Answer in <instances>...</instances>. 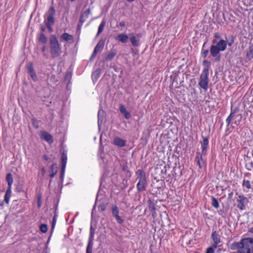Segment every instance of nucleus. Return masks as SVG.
Segmentation results:
<instances>
[{
    "mask_svg": "<svg viewBox=\"0 0 253 253\" xmlns=\"http://www.w3.org/2000/svg\"><path fill=\"white\" fill-rule=\"evenodd\" d=\"M229 248L231 250H237L239 253H253V238H244L239 242H234Z\"/></svg>",
    "mask_w": 253,
    "mask_h": 253,
    "instance_id": "obj_1",
    "label": "nucleus"
},
{
    "mask_svg": "<svg viewBox=\"0 0 253 253\" xmlns=\"http://www.w3.org/2000/svg\"><path fill=\"white\" fill-rule=\"evenodd\" d=\"M227 42L225 40L211 41L210 46V56L214 58L215 62H219L221 60L220 52L224 51L227 48Z\"/></svg>",
    "mask_w": 253,
    "mask_h": 253,
    "instance_id": "obj_2",
    "label": "nucleus"
},
{
    "mask_svg": "<svg viewBox=\"0 0 253 253\" xmlns=\"http://www.w3.org/2000/svg\"><path fill=\"white\" fill-rule=\"evenodd\" d=\"M211 64V62L207 60H204L203 61V65L205 66V68L200 75V81L198 84L205 91H207L209 87V75Z\"/></svg>",
    "mask_w": 253,
    "mask_h": 253,
    "instance_id": "obj_3",
    "label": "nucleus"
},
{
    "mask_svg": "<svg viewBox=\"0 0 253 253\" xmlns=\"http://www.w3.org/2000/svg\"><path fill=\"white\" fill-rule=\"evenodd\" d=\"M49 44L51 57L55 58L59 56L62 53L61 47L55 35L53 34L50 36Z\"/></svg>",
    "mask_w": 253,
    "mask_h": 253,
    "instance_id": "obj_4",
    "label": "nucleus"
},
{
    "mask_svg": "<svg viewBox=\"0 0 253 253\" xmlns=\"http://www.w3.org/2000/svg\"><path fill=\"white\" fill-rule=\"evenodd\" d=\"M55 10L53 6H51L47 13L44 15V23L45 25H53L55 23L54 15Z\"/></svg>",
    "mask_w": 253,
    "mask_h": 253,
    "instance_id": "obj_5",
    "label": "nucleus"
},
{
    "mask_svg": "<svg viewBox=\"0 0 253 253\" xmlns=\"http://www.w3.org/2000/svg\"><path fill=\"white\" fill-rule=\"evenodd\" d=\"M95 230L92 225L90 227L89 236L86 249V253H92Z\"/></svg>",
    "mask_w": 253,
    "mask_h": 253,
    "instance_id": "obj_6",
    "label": "nucleus"
},
{
    "mask_svg": "<svg viewBox=\"0 0 253 253\" xmlns=\"http://www.w3.org/2000/svg\"><path fill=\"white\" fill-rule=\"evenodd\" d=\"M111 212L118 223L122 224L124 220L119 215V210L117 205H113L111 207Z\"/></svg>",
    "mask_w": 253,
    "mask_h": 253,
    "instance_id": "obj_7",
    "label": "nucleus"
},
{
    "mask_svg": "<svg viewBox=\"0 0 253 253\" xmlns=\"http://www.w3.org/2000/svg\"><path fill=\"white\" fill-rule=\"evenodd\" d=\"M237 201L238 202V208L242 211L245 209L246 206L249 203L248 199L244 195H239Z\"/></svg>",
    "mask_w": 253,
    "mask_h": 253,
    "instance_id": "obj_8",
    "label": "nucleus"
},
{
    "mask_svg": "<svg viewBox=\"0 0 253 253\" xmlns=\"http://www.w3.org/2000/svg\"><path fill=\"white\" fill-rule=\"evenodd\" d=\"M104 41L103 40H100L98 43H97L96 45L95 46L94 50L93 51V53L92 55H91L89 60H93L96 56L97 53L98 52L101 51L104 47Z\"/></svg>",
    "mask_w": 253,
    "mask_h": 253,
    "instance_id": "obj_9",
    "label": "nucleus"
},
{
    "mask_svg": "<svg viewBox=\"0 0 253 253\" xmlns=\"http://www.w3.org/2000/svg\"><path fill=\"white\" fill-rule=\"evenodd\" d=\"M202 141H200L202 154L206 155L207 154V148L209 146V136H204L202 135Z\"/></svg>",
    "mask_w": 253,
    "mask_h": 253,
    "instance_id": "obj_10",
    "label": "nucleus"
},
{
    "mask_svg": "<svg viewBox=\"0 0 253 253\" xmlns=\"http://www.w3.org/2000/svg\"><path fill=\"white\" fill-rule=\"evenodd\" d=\"M148 186L147 179L138 181L136 184L137 190L138 192H142L146 190Z\"/></svg>",
    "mask_w": 253,
    "mask_h": 253,
    "instance_id": "obj_11",
    "label": "nucleus"
},
{
    "mask_svg": "<svg viewBox=\"0 0 253 253\" xmlns=\"http://www.w3.org/2000/svg\"><path fill=\"white\" fill-rule=\"evenodd\" d=\"M211 238L213 242L212 245V247L214 248H216L219 244L221 242L220 236L218 234L216 231H214L211 234Z\"/></svg>",
    "mask_w": 253,
    "mask_h": 253,
    "instance_id": "obj_12",
    "label": "nucleus"
},
{
    "mask_svg": "<svg viewBox=\"0 0 253 253\" xmlns=\"http://www.w3.org/2000/svg\"><path fill=\"white\" fill-rule=\"evenodd\" d=\"M28 72L34 81H36L38 79L37 75L34 71L32 63H29L27 66Z\"/></svg>",
    "mask_w": 253,
    "mask_h": 253,
    "instance_id": "obj_13",
    "label": "nucleus"
},
{
    "mask_svg": "<svg viewBox=\"0 0 253 253\" xmlns=\"http://www.w3.org/2000/svg\"><path fill=\"white\" fill-rule=\"evenodd\" d=\"M196 157L195 160L197 162V164L198 165L200 168H202L205 163L203 159V156H205L204 154H202V152H197L196 153Z\"/></svg>",
    "mask_w": 253,
    "mask_h": 253,
    "instance_id": "obj_14",
    "label": "nucleus"
},
{
    "mask_svg": "<svg viewBox=\"0 0 253 253\" xmlns=\"http://www.w3.org/2000/svg\"><path fill=\"white\" fill-rule=\"evenodd\" d=\"M148 208L151 212L152 216L153 218H155L157 216L155 208L156 204L150 199L148 200Z\"/></svg>",
    "mask_w": 253,
    "mask_h": 253,
    "instance_id": "obj_15",
    "label": "nucleus"
},
{
    "mask_svg": "<svg viewBox=\"0 0 253 253\" xmlns=\"http://www.w3.org/2000/svg\"><path fill=\"white\" fill-rule=\"evenodd\" d=\"M135 174L136 175V181H139L147 179L146 172L143 169H138L135 172Z\"/></svg>",
    "mask_w": 253,
    "mask_h": 253,
    "instance_id": "obj_16",
    "label": "nucleus"
},
{
    "mask_svg": "<svg viewBox=\"0 0 253 253\" xmlns=\"http://www.w3.org/2000/svg\"><path fill=\"white\" fill-rule=\"evenodd\" d=\"M119 110L126 119H129L131 118L130 113L126 110L124 105H120Z\"/></svg>",
    "mask_w": 253,
    "mask_h": 253,
    "instance_id": "obj_17",
    "label": "nucleus"
},
{
    "mask_svg": "<svg viewBox=\"0 0 253 253\" xmlns=\"http://www.w3.org/2000/svg\"><path fill=\"white\" fill-rule=\"evenodd\" d=\"M129 36V40L132 45L134 47L139 46L140 44V40L137 39L133 34H130Z\"/></svg>",
    "mask_w": 253,
    "mask_h": 253,
    "instance_id": "obj_18",
    "label": "nucleus"
},
{
    "mask_svg": "<svg viewBox=\"0 0 253 253\" xmlns=\"http://www.w3.org/2000/svg\"><path fill=\"white\" fill-rule=\"evenodd\" d=\"M90 13V8L87 9L85 11L83 12L81 14L79 19L80 23H84L87 18H88L89 14Z\"/></svg>",
    "mask_w": 253,
    "mask_h": 253,
    "instance_id": "obj_19",
    "label": "nucleus"
},
{
    "mask_svg": "<svg viewBox=\"0 0 253 253\" xmlns=\"http://www.w3.org/2000/svg\"><path fill=\"white\" fill-rule=\"evenodd\" d=\"M60 39L69 43H72L74 41L73 36L67 33H64L60 36Z\"/></svg>",
    "mask_w": 253,
    "mask_h": 253,
    "instance_id": "obj_20",
    "label": "nucleus"
},
{
    "mask_svg": "<svg viewBox=\"0 0 253 253\" xmlns=\"http://www.w3.org/2000/svg\"><path fill=\"white\" fill-rule=\"evenodd\" d=\"M128 39V36L125 34H120L115 37L116 40L124 43L127 42Z\"/></svg>",
    "mask_w": 253,
    "mask_h": 253,
    "instance_id": "obj_21",
    "label": "nucleus"
},
{
    "mask_svg": "<svg viewBox=\"0 0 253 253\" xmlns=\"http://www.w3.org/2000/svg\"><path fill=\"white\" fill-rule=\"evenodd\" d=\"M113 143L116 146L122 147L126 145V142L124 139H121L120 137H116L114 139Z\"/></svg>",
    "mask_w": 253,
    "mask_h": 253,
    "instance_id": "obj_22",
    "label": "nucleus"
},
{
    "mask_svg": "<svg viewBox=\"0 0 253 253\" xmlns=\"http://www.w3.org/2000/svg\"><path fill=\"white\" fill-rule=\"evenodd\" d=\"M209 53H210V49L209 50V48L205 46V43H203L201 52V57L206 59L208 57Z\"/></svg>",
    "mask_w": 253,
    "mask_h": 253,
    "instance_id": "obj_23",
    "label": "nucleus"
},
{
    "mask_svg": "<svg viewBox=\"0 0 253 253\" xmlns=\"http://www.w3.org/2000/svg\"><path fill=\"white\" fill-rule=\"evenodd\" d=\"M41 137L42 139L48 142V143H50L53 142V138L52 135L45 131H43L42 133Z\"/></svg>",
    "mask_w": 253,
    "mask_h": 253,
    "instance_id": "obj_24",
    "label": "nucleus"
},
{
    "mask_svg": "<svg viewBox=\"0 0 253 253\" xmlns=\"http://www.w3.org/2000/svg\"><path fill=\"white\" fill-rule=\"evenodd\" d=\"M57 169L58 167L57 164H53L50 166V170L51 171V173L49 174V176L51 178L54 177L55 174L57 173Z\"/></svg>",
    "mask_w": 253,
    "mask_h": 253,
    "instance_id": "obj_25",
    "label": "nucleus"
},
{
    "mask_svg": "<svg viewBox=\"0 0 253 253\" xmlns=\"http://www.w3.org/2000/svg\"><path fill=\"white\" fill-rule=\"evenodd\" d=\"M101 70L100 68L96 69L91 75V78L93 82L96 81L100 76Z\"/></svg>",
    "mask_w": 253,
    "mask_h": 253,
    "instance_id": "obj_26",
    "label": "nucleus"
},
{
    "mask_svg": "<svg viewBox=\"0 0 253 253\" xmlns=\"http://www.w3.org/2000/svg\"><path fill=\"white\" fill-rule=\"evenodd\" d=\"M67 157L66 151H63L61 154V167H65L67 163Z\"/></svg>",
    "mask_w": 253,
    "mask_h": 253,
    "instance_id": "obj_27",
    "label": "nucleus"
},
{
    "mask_svg": "<svg viewBox=\"0 0 253 253\" xmlns=\"http://www.w3.org/2000/svg\"><path fill=\"white\" fill-rule=\"evenodd\" d=\"M117 51L115 49H112L105 58L106 61L111 60L116 55Z\"/></svg>",
    "mask_w": 253,
    "mask_h": 253,
    "instance_id": "obj_28",
    "label": "nucleus"
},
{
    "mask_svg": "<svg viewBox=\"0 0 253 253\" xmlns=\"http://www.w3.org/2000/svg\"><path fill=\"white\" fill-rule=\"evenodd\" d=\"M38 39L40 42L43 44H45L47 41V38L45 37V35L42 33L38 34Z\"/></svg>",
    "mask_w": 253,
    "mask_h": 253,
    "instance_id": "obj_29",
    "label": "nucleus"
},
{
    "mask_svg": "<svg viewBox=\"0 0 253 253\" xmlns=\"http://www.w3.org/2000/svg\"><path fill=\"white\" fill-rule=\"evenodd\" d=\"M242 119V115L241 114L238 115H235L234 120V121L232 122L236 125H239Z\"/></svg>",
    "mask_w": 253,
    "mask_h": 253,
    "instance_id": "obj_30",
    "label": "nucleus"
},
{
    "mask_svg": "<svg viewBox=\"0 0 253 253\" xmlns=\"http://www.w3.org/2000/svg\"><path fill=\"white\" fill-rule=\"evenodd\" d=\"M155 171L157 173L163 175L166 174L167 173V167L166 166H164L162 168L161 167H157L155 168Z\"/></svg>",
    "mask_w": 253,
    "mask_h": 253,
    "instance_id": "obj_31",
    "label": "nucleus"
},
{
    "mask_svg": "<svg viewBox=\"0 0 253 253\" xmlns=\"http://www.w3.org/2000/svg\"><path fill=\"white\" fill-rule=\"evenodd\" d=\"M104 111L102 109H100L98 112V124L100 125V123H102L103 119Z\"/></svg>",
    "mask_w": 253,
    "mask_h": 253,
    "instance_id": "obj_32",
    "label": "nucleus"
},
{
    "mask_svg": "<svg viewBox=\"0 0 253 253\" xmlns=\"http://www.w3.org/2000/svg\"><path fill=\"white\" fill-rule=\"evenodd\" d=\"M6 181L8 185H12L13 182V176L11 173H8L6 175Z\"/></svg>",
    "mask_w": 253,
    "mask_h": 253,
    "instance_id": "obj_33",
    "label": "nucleus"
},
{
    "mask_svg": "<svg viewBox=\"0 0 253 253\" xmlns=\"http://www.w3.org/2000/svg\"><path fill=\"white\" fill-rule=\"evenodd\" d=\"M211 205L215 208L217 209L219 207L218 200L213 196L211 197Z\"/></svg>",
    "mask_w": 253,
    "mask_h": 253,
    "instance_id": "obj_34",
    "label": "nucleus"
},
{
    "mask_svg": "<svg viewBox=\"0 0 253 253\" xmlns=\"http://www.w3.org/2000/svg\"><path fill=\"white\" fill-rule=\"evenodd\" d=\"M105 24H106V22L105 20H103L101 21V22L100 24L99 27H98V32H97V33L96 35L97 36H98L103 31L104 28L105 27Z\"/></svg>",
    "mask_w": 253,
    "mask_h": 253,
    "instance_id": "obj_35",
    "label": "nucleus"
},
{
    "mask_svg": "<svg viewBox=\"0 0 253 253\" xmlns=\"http://www.w3.org/2000/svg\"><path fill=\"white\" fill-rule=\"evenodd\" d=\"M250 51L247 53L246 58L249 60L253 58V47L250 46Z\"/></svg>",
    "mask_w": 253,
    "mask_h": 253,
    "instance_id": "obj_36",
    "label": "nucleus"
},
{
    "mask_svg": "<svg viewBox=\"0 0 253 253\" xmlns=\"http://www.w3.org/2000/svg\"><path fill=\"white\" fill-rule=\"evenodd\" d=\"M234 116L235 115H232L231 113H230V115L226 119V123H227V126H228L231 123L232 121L234 120Z\"/></svg>",
    "mask_w": 253,
    "mask_h": 253,
    "instance_id": "obj_37",
    "label": "nucleus"
},
{
    "mask_svg": "<svg viewBox=\"0 0 253 253\" xmlns=\"http://www.w3.org/2000/svg\"><path fill=\"white\" fill-rule=\"evenodd\" d=\"M242 185L244 187H246L248 189H250L252 188L251 183L248 180L244 179L243 181Z\"/></svg>",
    "mask_w": 253,
    "mask_h": 253,
    "instance_id": "obj_38",
    "label": "nucleus"
},
{
    "mask_svg": "<svg viewBox=\"0 0 253 253\" xmlns=\"http://www.w3.org/2000/svg\"><path fill=\"white\" fill-rule=\"evenodd\" d=\"M56 209L55 211L54 216V217L53 218L52 221L51 230H53V229H54V228L55 227L56 222V218H57V214L56 213Z\"/></svg>",
    "mask_w": 253,
    "mask_h": 253,
    "instance_id": "obj_39",
    "label": "nucleus"
},
{
    "mask_svg": "<svg viewBox=\"0 0 253 253\" xmlns=\"http://www.w3.org/2000/svg\"><path fill=\"white\" fill-rule=\"evenodd\" d=\"M212 40H215L216 41H219V40H223L222 39L220 34L218 32H216L213 34V39Z\"/></svg>",
    "mask_w": 253,
    "mask_h": 253,
    "instance_id": "obj_40",
    "label": "nucleus"
},
{
    "mask_svg": "<svg viewBox=\"0 0 253 253\" xmlns=\"http://www.w3.org/2000/svg\"><path fill=\"white\" fill-rule=\"evenodd\" d=\"M40 229L42 233H46L47 231V226L45 224H42L40 226Z\"/></svg>",
    "mask_w": 253,
    "mask_h": 253,
    "instance_id": "obj_41",
    "label": "nucleus"
},
{
    "mask_svg": "<svg viewBox=\"0 0 253 253\" xmlns=\"http://www.w3.org/2000/svg\"><path fill=\"white\" fill-rule=\"evenodd\" d=\"M107 204H106L104 202H102L98 206L99 210H100L102 211H105L106 209Z\"/></svg>",
    "mask_w": 253,
    "mask_h": 253,
    "instance_id": "obj_42",
    "label": "nucleus"
},
{
    "mask_svg": "<svg viewBox=\"0 0 253 253\" xmlns=\"http://www.w3.org/2000/svg\"><path fill=\"white\" fill-rule=\"evenodd\" d=\"M65 167H61V171H60V179L61 180H63L65 170Z\"/></svg>",
    "mask_w": 253,
    "mask_h": 253,
    "instance_id": "obj_43",
    "label": "nucleus"
},
{
    "mask_svg": "<svg viewBox=\"0 0 253 253\" xmlns=\"http://www.w3.org/2000/svg\"><path fill=\"white\" fill-rule=\"evenodd\" d=\"M239 108L238 107H235V108H233L232 106L231 107V112L232 115H236V113L238 112Z\"/></svg>",
    "mask_w": 253,
    "mask_h": 253,
    "instance_id": "obj_44",
    "label": "nucleus"
},
{
    "mask_svg": "<svg viewBox=\"0 0 253 253\" xmlns=\"http://www.w3.org/2000/svg\"><path fill=\"white\" fill-rule=\"evenodd\" d=\"M37 203L38 208H40L42 204V196L41 195L37 196Z\"/></svg>",
    "mask_w": 253,
    "mask_h": 253,
    "instance_id": "obj_45",
    "label": "nucleus"
},
{
    "mask_svg": "<svg viewBox=\"0 0 253 253\" xmlns=\"http://www.w3.org/2000/svg\"><path fill=\"white\" fill-rule=\"evenodd\" d=\"M121 168H122V170H123L124 171H126L127 172V173H129V176H131V173L130 172V171L129 170H128L127 169V167L126 166H125V165H123V166H121Z\"/></svg>",
    "mask_w": 253,
    "mask_h": 253,
    "instance_id": "obj_46",
    "label": "nucleus"
},
{
    "mask_svg": "<svg viewBox=\"0 0 253 253\" xmlns=\"http://www.w3.org/2000/svg\"><path fill=\"white\" fill-rule=\"evenodd\" d=\"M83 23H80V22L78 24L77 28V32L78 33L79 36L80 35V30L81 29L82 26L83 25ZM79 39V37L78 38V40Z\"/></svg>",
    "mask_w": 253,
    "mask_h": 253,
    "instance_id": "obj_47",
    "label": "nucleus"
},
{
    "mask_svg": "<svg viewBox=\"0 0 253 253\" xmlns=\"http://www.w3.org/2000/svg\"><path fill=\"white\" fill-rule=\"evenodd\" d=\"M214 249L212 246L209 247L206 249L205 253H214Z\"/></svg>",
    "mask_w": 253,
    "mask_h": 253,
    "instance_id": "obj_48",
    "label": "nucleus"
},
{
    "mask_svg": "<svg viewBox=\"0 0 253 253\" xmlns=\"http://www.w3.org/2000/svg\"><path fill=\"white\" fill-rule=\"evenodd\" d=\"M10 196H11L10 195L6 194H5V195H4V201L7 204H8L9 203Z\"/></svg>",
    "mask_w": 253,
    "mask_h": 253,
    "instance_id": "obj_49",
    "label": "nucleus"
},
{
    "mask_svg": "<svg viewBox=\"0 0 253 253\" xmlns=\"http://www.w3.org/2000/svg\"><path fill=\"white\" fill-rule=\"evenodd\" d=\"M32 123L35 127L38 128V122L35 118L32 119Z\"/></svg>",
    "mask_w": 253,
    "mask_h": 253,
    "instance_id": "obj_50",
    "label": "nucleus"
},
{
    "mask_svg": "<svg viewBox=\"0 0 253 253\" xmlns=\"http://www.w3.org/2000/svg\"><path fill=\"white\" fill-rule=\"evenodd\" d=\"M11 185H8V187L7 188V190L6 191L5 194H8L11 195Z\"/></svg>",
    "mask_w": 253,
    "mask_h": 253,
    "instance_id": "obj_51",
    "label": "nucleus"
},
{
    "mask_svg": "<svg viewBox=\"0 0 253 253\" xmlns=\"http://www.w3.org/2000/svg\"><path fill=\"white\" fill-rule=\"evenodd\" d=\"M52 25H45L49 33H52L53 32V28L52 27Z\"/></svg>",
    "mask_w": 253,
    "mask_h": 253,
    "instance_id": "obj_52",
    "label": "nucleus"
},
{
    "mask_svg": "<svg viewBox=\"0 0 253 253\" xmlns=\"http://www.w3.org/2000/svg\"><path fill=\"white\" fill-rule=\"evenodd\" d=\"M43 159L48 162H51V159L46 155H44L43 156Z\"/></svg>",
    "mask_w": 253,
    "mask_h": 253,
    "instance_id": "obj_53",
    "label": "nucleus"
},
{
    "mask_svg": "<svg viewBox=\"0 0 253 253\" xmlns=\"http://www.w3.org/2000/svg\"><path fill=\"white\" fill-rule=\"evenodd\" d=\"M40 29L42 32H43L45 31L46 28L44 25H43L42 24H41L40 25Z\"/></svg>",
    "mask_w": 253,
    "mask_h": 253,
    "instance_id": "obj_54",
    "label": "nucleus"
},
{
    "mask_svg": "<svg viewBox=\"0 0 253 253\" xmlns=\"http://www.w3.org/2000/svg\"><path fill=\"white\" fill-rule=\"evenodd\" d=\"M142 34L141 33H139L136 34L135 37H136V38L137 39L140 40L142 37Z\"/></svg>",
    "mask_w": 253,
    "mask_h": 253,
    "instance_id": "obj_55",
    "label": "nucleus"
},
{
    "mask_svg": "<svg viewBox=\"0 0 253 253\" xmlns=\"http://www.w3.org/2000/svg\"><path fill=\"white\" fill-rule=\"evenodd\" d=\"M71 78V74L69 72L67 73L66 76H65V79H70Z\"/></svg>",
    "mask_w": 253,
    "mask_h": 253,
    "instance_id": "obj_56",
    "label": "nucleus"
},
{
    "mask_svg": "<svg viewBox=\"0 0 253 253\" xmlns=\"http://www.w3.org/2000/svg\"><path fill=\"white\" fill-rule=\"evenodd\" d=\"M119 26L122 27H125V22H124V21H122V22H120Z\"/></svg>",
    "mask_w": 253,
    "mask_h": 253,
    "instance_id": "obj_57",
    "label": "nucleus"
},
{
    "mask_svg": "<svg viewBox=\"0 0 253 253\" xmlns=\"http://www.w3.org/2000/svg\"><path fill=\"white\" fill-rule=\"evenodd\" d=\"M41 171H42V175H44L45 173V169L44 168H42L41 169Z\"/></svg>",
    "mask_w": 253,
    "mask_h": 253,
    "instance_id": "obj_58",
    "label": "nucleus"
},
{
    "mask_svg": "<svg viewBox=\"0 0 253 253\" xmlns=\"http://www.w3.org/2000/svg\"><path fill=\"white\" fill-rule=\"evenodd\" d=\"M251 157L248 155L245 156V159L246 161L250 160L251 159Z\"/></svg>",
    "mask_w": 253,
    "mask_h": 253,
    "instance_id": "obj_59",
    "label": "nucleus"
},
{
    "mask_svg": "<svg viewBox=\"0 0 253 253\" xmlns=\"http://www.w3.org/2000/svg\"><path fill=\"white\" fill-rule=\"evenodd\" d=\"M233 195V192H231L230 193L228 194V197L229 198H231L232 197Z\"/></svg>",
    "mask_w": 253,
    "mask_h": 253,
    "instance_id": "obj_60",
    "label": "nucleus"
},
{
    "mask_svg": "<svg viewBox=\"0 0 253 253\" xmlns=\"http://www.w3.org/2000/svg\"><path fill=\"white\" fill-rule=\"evenodd\" d=\"M45 50H46V47H45V46H43L42 47V52H44V51H45Z\"/></svg>",
    "mask_w": 253,
    "mask_h": 253,
    "instance_id": "obj_61",
    "label": "nucleus"
},
{
    "mask_svg": "<svg viewBox=\"0 0 253 253\" xmlns=\"http://www.w3.org/2000/svg\"><path fill=\"white\" fill-rule=\"evenodd\" d=\"M249 232L250 233H253V227L250 229Z\"/></svg>",
    "mask_w": 253,
    "mask_h": 253,
    "instance_id": "obj_62",
    "label": "nucleus"
},
{
    "mask_svg": "<svg viewBox=\"0 0 253 253\" xmlns=\"http://www.w3.org/2000/svg\"><path fill=\"white\" fill-rule=\"evenodd\" d=\"M208 39L207 38V39H206V40H205V41L204 43H205V46H207V42H208Z\"/></svg>",
    "mask_w": 253,
    "mask_h": 253,
    "instance_id": "obj_63",
    "label": "nucleus"
},
{
    "mask_svg": "<svg viewBox=\"0 0 253 253\" xmlns=\"http://www.w3.org/2000/svg\"><path fill=\"white\" fill-rule=\"evenodd\" d=\"M250 164H251V165L252 166V167L253 168V162H251Z\"/></svg>",
    "mask_w": 253,
    "mask_h": 253,
    "instance_id": "obj_64",
    "label": "nucleus"
}]
</instances>
